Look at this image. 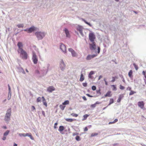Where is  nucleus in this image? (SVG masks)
Instances as JSON below:
<instances>
[{"label":"nucleus","mask_w":146,"mask_h":146,"mask_svg":"<svg viewBox=\"0 0 146 146\" xmlns=\"http://www.w3.org/2000/svg\"><path fill=\"white\" fill-rule=\"evenodd\" d=\"M64 127L63 126L61 125L59 126L58 130L61 134H63L64 133H62V132L64 130Z\"/></svg>","instance_id":"f3484780"},{"label":"nucleus","mask_w":146,"mask_h":146,"mask_svg":"<svg viewBox=\"0 0 146 146\" xmlns=\"http://www.w3.org/2000/svg\"><path fill=\"white\" fill-rule=\"evenodd\" d=\"M78 134H79V133H77V132L75 133H73V136H75L76 135H78Z\"/></svg>","instance_id":"3c124183"},{"label":"nucleus","mask_w":146,"mask_h":146,"mask_svg":"<svg viewBox=\"0 0 146 146\" xmlns=\"http://www.w3.org/2000/svg\"><path fill=\"white\" fill-rule=\"evenodd\" d=\"M11 92H8V100H9L10 99L11 97Z\"/></svg>","instance_id":"cd10ccee"},{"label":"nucleus","mask_w":146,"mask_h":146,"mask_svg":"<svg viewBox=\"0 0 146 146\" xmlns=\"http://www.w3.org/2000/svg\"><path fill=\"white\" fill-rule=\"evenodd\" d=\"M88 129L87 127H86L84 129V131H88Z\"/></svg>","instance_id":"e2e57ef3"},{"label":"nucleus","mask_w":146,"mask_h":146,"mask_svg":"<svg viewBox=\"0 0 146 146\" xmlns=\"http://www.w3.org/2000/svg\"><path fill=\"white\" fill-rule=\"evenodd\" d=\"M79 32L82 36H84V34L82 32V31H79Z\"/></svg>","instance_id":"5fc2aeb1"},{"label":"nucleus","mask_w":146,"mask_h":146,"mask_svg":"<svg viewBox=\"0 0 146 146\" xmlns=\"http://www.w3.org/2000/svg\"><path fill=\"white\" fill-rule=\"evenodd\" d=\"M138 106L141 108L143 109L144 108V103L143 101L139 102H138Z\"/></svg>","instance_id":"4468645a"},{"label":"nucleus","mask_w":146,"mask_h":146,"mask_svg":"<svg viewBox=\"0 0 146 146\" xmlns=\"http://www.w3.org/2000/svg\"><path fill=\"white\" fill-rule=\"evenodd\" d=\"M96 105L95 104V103L94 104H92L91 105L90 107L91 108H95L96 107Z\"/></svg>","instance_id":"79ce46f5"},{"label":"nucleus","mask_w":146,"mask_h":146,"mask_svg":"<svg viewBox=\"0 0 146 146\" xmlns=\"http://www.w3.org/2000/svg\"><path fill=\"white\" fill-rule=\"evenodd\" d=\"M33 54L32 59L33 62L35 64H36L37 63L38 60V58L35 53L33 52Z\"/></svg>","instance_id":"423d86ee"},{"label":"nucleus","mask_w":146,"mask_h":146,"mask_svg":"<svg viewBox=\"0 0 146 146\" xmlns=\"http://www.w3.org/2000/svg\"><path fill=\"white\" fill-rule=\"evenodd\" d=\"M45 32L41 31H37L35 33V35L38 40H42L45 36Z\"/></svg>","instance_id":"f257e3e1"},{"label":"nucleus","mask_w":146,"mask_h":146,"mask_svg":"<svg viewBox=\"0 0 146 146\" xmlns=\"http://www.w3.org/2000/svg\"><path fill=\"white\" fill-rule=\"evenodd\" d=\"M115 81V79L114 77H112V80L111 81L112 82H114Z\"/></svg>","instance_id":"0e129e2a"},{"label":"nucleus","mask_w":146,"mask_h":146,"mask_svg":"<svg viewBox=\"0 0 146 146\" xmlns=\"http://www.w3.org/2000/svg\"><path fill=\"white\" fill-rule=\"evenodd\" d=\"M17 45L18 47V49L17 50V52L19 53L20 51L21 50V49H23L22 48L23 47V45L21 42H19L18 43Z\"/></svg>","instance_id":"1a4fd4ad"},{"label":"nucleus","mask_w":146,"mask_h":146,"mask_svg":"<svg viewBox=\"0 0 146 146\" xmlns=\"http://www.w3.org/2000/svg\"><path fill=\"white\" fill-rule=\"evenodd\" d=\"M84 80V77L83 75V74L81 73L80 75V82L83 81Z\"/></svg>","instance_id":"aec40b11"},{"label":"nucleus","mask_w":146,"mask_h":146,"mask_svg":"<svg viewBox=\"0 0 146 146\" xmlns=\"http://www.w3.org/2000/svg\"><path fill=\"white\" fill-rule=\"evenodd\" d=\"M19 70H20V71L23 74H25V72L23 68H22L21 67L19 68Z\"/></svg>","instance_id":"72a5a7b5"},{"label":"nucleus","mask_w":146,"mask_h":146,"mask_svg":"<svg viewBox=\"0 0 146 146\" xmlns=\"http://www.w3.org/2000/svg\"><path fill=\"white\" fill-rule=\"evenodd\" d=\"M89 116V115L85 114L83 116L84 118L82 119V121H84L86 119L87 117Z\"/></svg>","instance_id":"a878e982"},{"label":"nucleus","mask_w":146,"mask_h":146,"mask_svg":"<svg viewBox=\"0 0 146 146\" xmlns=\"http://www.w3.org/2000/svg\"><path fill=\"white\" fill-rule=\"evenodd\" d=\"M92 44H90V48L91 50H95L96 49V45L94 42H92Z\"/></svg>","instance_id":"9d476101"},{"label":"nucleus","mask_w":146,"mask_h":146,"mask_svg":"<svg viewBox=\"0 0 146 146\" xmlns=\"http://www.w3.org/2000/svg\"><path fill=\"white\" fill-rule=\"evenodd\" d=\"M118 121V119H115V120L113 121V123H115L117 122Z\"/></svg>","instance_id":"69168bd1"},{"label":"nucleus","mask_w":146,"mask_h":146,"mask_svg":"<svg viewBox=\"0 0 146 146\" xmlns=\"http://www.w3.org/2000/svg\"><path fill=\"white\" fill-rule=\"evenodd\" d=\"M68 51L71 53L72 55V56L75 57L77 55V53L72 48H68Z\"/></svg>","instance_id":"9b49d317"},{"label":"nucleus","mask_w":146,"mask_h":146,"mask_svg":"<svg viewBox=\"0 0 146 146\" xmlns=\"http://www.w3.org/2000/svg\"><path fill=\"white\" fill-rule=\"evenodd\" d=\"M59 107L62 110H64L65 106L63 105H60L59 106Z\"/></svg>","instance_id":"c85d7f7f"},{"label":"nucleus","mask_w":146,"mask_h":146,"mask_svg":"<svg viewBox=\"0 0 146 146\" xmlns=\"http://www.w3.org/2000/svg\"><path fill=\"white\" fill-rule=\"evenodd\" d=\"M114 102V100L113 99L111 98L110 100V102L109 104H108V106L110 105L111 104H113Z\"/></svg>","instance_id":"b1692460"},{"label":"nucleus","mask_w":146,"mask_h":146,"mask_svg":"<svg viewBox=\"0 0 146 146\" xmlns=\"http://www.w3.org/2000/svg\"><path fill=\"white\" fill-rule=\"evenodd\" d=\"M111 92L110 91H109L107 92L106 94L105 95L104 97H103L102 98H105V97H111V96L112 94H111Z\"/></svg>","instance_id":"2eb2a0df"},{"label":"nucleus","mask_w":146,"mask_h":146,"mask_svg":"<svg viewBox=\"0 0 146 146\" xmlns=\"http://www.w3.org/2000/svg\"><path fill=\"white\" fill-rule=\"evenodd\" d=\"M41 98L40 97H38L36 101L37 102H39L41 100Z\"/></svg>","instance_id":"58836bf2"},{"label":"nucleus","mask_w":146,"mask_h":146,"mask_svg":"<svg viewBox=\"0 0 146 146\" xmlns=\"http://www.w3.org/2000/svg\"><path fill=\"white\" fill-rule=\"evenodd\" d=\"M98 51H97V52L98 53V54H99L100 52V47H98Z\"/></svg>","instance_id":"09e8293b"},{"label":"nucleus","mask_w":146,"mask_h":146,"mask_svg":"<svg viewBox=\"0 0 146 146\" xmlns=\"http://www.w3.org/2000/svg\"><path fill=\"white\" fill-rule=\"evenodd\" d=\"M18 28H23L24 27V25L23 24H18L17 25Z\"/></svg>","instance_id":"c756f323"},{"label":"nucleus","mask_w":146,"mask_h":146,"mask_svg":"<svg viewBox=\"0 0 146 146\" xmlns=\"http://www.w3.org/2000/svg\"><path fill=\"white\" fill-rule=\"evenodd\" d=\"M10 131L9 130H7L3 134V136H7L9 134Z\"/></svg>","instance_id":"bb28decb"},{"label":"nucleus","mask_w":146,"mask_h":146,"mask_svg":"<svg viewBox=\"0 0 146 146\" xmlns=\"http://www.w3.org/2000/svg\"><path fill=\"white\" fill-rule=\"evenodd\" d=\"M101 103H102L101 102L97 101V102H96L95 103L96 104H96H101Z\"/></svg>","instance_id":"6e6d98bb"},{"label":"nucleus","mask_w":146,"mask_h":146,"mask_svg":"<svg viewBox=\"0 0 146 146\" xmlns=\"http://www.w3.org/2000/svg\"><path fill=\"white\" fill-rule=\"evenodd\" d=\"M19 53H20V55L23 58L26 59L27 58V52L23 49H21V50L20 51Z\"/></svg>","instance_id":"7ed1b4c3"},{"label":"nucleus","mask_w":146,"mask_h":146,"mask_svg":"<svg viewBox=\"0 0 146 146\" xmlns=\"http://www.w3.org/2000/svg\"><path fill=\"white\" fill-rule=\"evenodd\" d=\"M11 108L8 109L5 114L4 120L7 122H9L10 120V117L11 116Z\"/></svg>","instance_id":"f03ea898"},{"label":"nucleus","mask_w":146,"mask_h":146,"mask_svg":"<svg viewBox=\"0 0 146 146\" xmlns=\"http://www.w3.org/2000/svg\"><path fill=\"white\" fill-rule=\"evenodd\" d=\"M82 85L84 87H86L87 86V83L86 82L83 83H82Z\"/></svg>","instance_id":"49530a36"},{"label":"nucleus","mask_w":146,"mask_h":146,"mask_svg":"<svg viewBox=\"0 0 146 146\" xmlns=\"http://www.w3.org/2000/svg\"><path fill=\"white\" fill-rule=\"evenodd\" d=\"M104 82H105V84L106 85H108V83L106 81V78H104Z\"/></svg>","instance_id":"de8ad7c7"},{"label":"nucleus","mask_w":146,"mask_h":146,"mask_svg":"<svg viewBox=\"0 0 146 146\" xmlns=\"http://www.w3.org/2000/svg\"><path fill=\"white\" fill-rule=\"evenodd\" d=\"M133 71L132 70H130L128 73V76L130 78H132L133 77L132 75Z\"/></svg>","instance_id":"6ab92c4d"},{"label":"nucleus","mask_w":146,"mask_h":146,"mask_svg":"<svg viewBox=\"0 0 146 146\" xmlns=\"http://www.w3.org/2000/svg\"><path fill=\"white\" fill-rule=\"evenodd\" d=\"M32 108L33 109V110H35V108L34 106H32Z\"/></svg>","instance_id":"774afa93"},{"label":"nucleus","mask_w":146,"mask_h":146,"mask_svg":"<svg viewBox=\"0 0 146 146\" xmlns=\"http://www.w3.org/2000/svg\"><path fill=\"white\" fill-rule=\"evenodd\" d=\"M83 99L85 101H86L87 100V99L86 97L85 96H83L82 97Z\"/></svg>","instance_id":"052dcab7"},{"label":"nucleus","mask_w":146,"mask_h":146,"mask_svg":"<svg viewBox=\"0 0 146 146\" xmlns=\"http://www.w3.org/2000/svg\"><path fill=\"white\" fill-rule=\"evenodd\" d=\"M94 72L93 71H91L90 73L89 74V75H90H90H92L94 74Z\"/></svg>","instance_id":"a19ab883"},{"label":"nucleus","mask_w":146,"mask_h":146,"mask_svg":"<svg viewBox=\"0 0 146 146\" xmlns=\"http://www.w3.org/2000/svg\"><path fill=\"white\" fill-rule=\"evenodd\" d=\"M43 102V104L44 105H45L46 107H47V104L46 101Z\"/></svg>","instance_id":"bf43d9fd"},{"label":"nucleus","mask_w":146,"mask_h":146,"mask_svg":"<svg viewBox=\"0 0 146 146\" xmlns=\"http://www.w3.org/2000/svg\"><path fill=\"white\" fill-rule=\"evenodd\" d=\"M55 90L54 87L53 86H50L47 88V91L50 93L52 92Z\"/></svg>","instance_id":"f8f14e48"},{"label":"nucleus","mask_w":146,"mask_h":146,"mask_svg":"<svg viewBox=\"0 0 146 146\" xmlns=\"http://www.w3.org/2000/svg\"><path fill=\"white\" fill-rule=\"evenodd\" d=\"M142 74H143V75L144 76H145L146 75V72L144 71H143V72H142Z\"/></svg>","instance_id":"13d9d810"},{"label":"nucleus","mask_w":146,"mask_h":146,"mask_svg":"<svg viewBox=\"0 0 146 146\" xmlns=\"http://www.w3.org/2000/svg\"><path fill=\"white\" fill-rule=\"evenodd\" d=\"M76 139L78 141H80V136L77 135L75 137Z\"/></svg>","instance_id":"473e14b6"},{"label":"nucleus","mask_w":146,"mask_h":146,"mask_svg":"<svg viewBox=\"0 0 146 146\" xmlns=\"http://www.w3.org/2000/svg\"><path fill=\"white\" fill-rule=\"evenodd\" d=\"M60 48L62 51L64 53L66 52V47L65 45L62 43L60 44Z\"/></svg>","instance_id":"0eeeda50"},{"label":"nucleus","mask_w":146,"mask_h":146,"mask_svg":"<svg viewBox=\"0 0 146 146\" xmlns=\"http://www.w3.org/2000/svg\"><path fill=\"white\" fill-rule=\"evenodd\" d=\"M86 95L87 96H88V97H93V96H91V95H90V94H86Z\"/></svg>","instance_id":"4d7b16f0"},{"label":"nucleus","mask_w":146,"mask_h":146,"mask_svg":"<svg viewBox=\"0 0 146 146\" xmlns=\"http://www.w3.org/2000/svg\"><path fill=\"white\" fill-rule=\"evenodd\" d=\"M125 88V87L123 86H122L121 85H120V89L121 90H124Z\"/></svg>","instance_id":"37998d69"},{"label":"nucleus","mask_w":146,"mask_h":146,"mask_svg":"<svg viewBox=\"0 0 146 146\" xmlns=\"http://www.w3.org/2000/svg\"><path fill=\"white\" fill-rule=\"evenodd\" d=\"M96 92L97 94H101V93L100 92V90L99 89L98 90H96Z\"/></svg>","instance_id":"8fccbe9b"},{"label":"nucleus","mask_w":146,"mask_h":146,"mask_svg":"<svg viewBox=\"0 0 146 146\" xmlns=\"http://www.w3.org/2000/svg\"><path fill=\"white\" fill-rule=\"evenodd\" d=\"M97 54L90 55L88 54L87 56L86 59L87 60H89L97 56Z\"/></svg>","instance_id":"6e6552de"},{"label":"nucleus","mask_w":146,"mask_h":146,"mask_svg":"<svg viewBox=\"0 0 146 146\" xmlns=\"http://www.w3.org/2000/svg\"><path fill=\"white\" fill-rule=\"evenodd\" d=\"M98 133H92L91 134V137H94L95 136H96L98 135Z\"/></svg>","instance_id":"e433bc0d"},{"label":"nucleus","mask_w":146,"mask_h":146,"mask_svg":"<svg viewBox=\"0 0 146 146\" xmlns=\"http://www.w3.org/2000/svg\"><path fill=\"white\" fill-rule=\"evenodd\" d=\"M8 88L9 92H11V87L9 84H8Z\"/></svg>","instance_id":"c03bdc74"},{"label":"nucleus","mask_w":146,"mask_h":146,"mask_svg":"<svg viewBox=\"0 0 146 146\" xmlns=\"http://www.w3.org/2000/svg\"><path fill=\"white\" fill-rule=\"evenodd\" d=\"M26 136L29 137H30V139H31L32 140H33L34 138L32 137L31 134V133H27V135Z\"/></svg>","instance_id":"412c9836"},{"label":"nucleus","mask_w":146,"mask_h":146,"mask_svg":"<svg viewBox=\"0 0 146 146\" xmlns=\"http://www.w3.org/2000/svg\"><path fill=\"white\" fill-rule=\"evenodd\" d=\"M35 30V28L34 26H32L28 28V33H31Z\"/></svg>","instance_id":"dca6fc26"},{"label":"nucleus","mask_w":146,"mask_h":146,"mask_svg":"<svg viewBox=\"0 0 146 146\" xmlns=\"http://www.w3.org/2000/svg\"><path fill=\"white\" fill-rule=\"evenodd\" d=\"M112 86L113 88V90L114 91H116L117 90V88L116 86L115 85H112Z\"/></svg>","instance_id":"c9c22d12"},{"label":"nucleus","mask_w":146,"mask_h":146,"mask_svg":"<svg viewBox=\"0 0 146 146\" xmlns=\"http://www.w3.org/2000/svg\"><path fill=\"white\" fill-rule=\"evenodd\" d=\"M136 93V92L132 90H131L130 92L129 93V95L131 96L133 95V94Z\"/></svg>","instance_id":"2f4dec72"},{"label":"nucleus","mask_w":146,"mask_h":146,"mask_svg":"<svg viewBox=\"0 0 146 146\" xmlns=\"http://www.w3.org/2000/svg\"><path fill=\"white\" fill-rule=\"evenodd\" d=\"M89 38L91 42L94 41V39L95 38V36L94 33H90L89 35Z\"/></svg>","instance_id":"20e7f679"},{"label":"nucleus","mask_w":146,"mask_h":146,"mask_svg":"<svg viewBox=\"0 0 146 146\" xmlns=\"http://www.w3.org/2000/svg\"><path fill=\"white\" fill-rule=\"evenodd\" d=\"M5 136H4L3 138H2V139L3 140H5L6 139V137H5Z\"/></svg>","instance_id":"338daca9"},{"label":"nucleus","mask_w":146,"mask_h":146,"mask_svg":"<svg viewBox=\"0 0 146 146\" xmlns=\"http://www.w3.org/2000/svg\"><path fill=\"white\" fill-rule=\"evenodd\" d=\"M65 120L69 122H72L75 120V119H73L71 118H66L65 119Z\"/></svg>","instance_id":"5701e85b"},{"label":"nucleus","mask_w":146,"mask_h":146,"mask_svg":"<svg viewBox=\"0 0 146 146\" xmlns=\"http://www.w3.org/2000/svg\"><path fill=\"white\" fill-rule=\"evenodd\" d=\"M60 68L62 71H64L65 69V65L62 59L61 60V61L60 64Z\"/></svg>","instance_id":"39448f33"},{"label":"nucleus","mask_w":146,"mask_h":146,"mask_svg":"<svg viewBox=\"0 0 146 146\" xmlns=\"http://www.w3.org/2000/svg\"><path fill=\"white\" fill-rule=\"evenodd\" d=\"M81 20L82 21H84L85 23H86V24L88 25L90 27H92V25L89 23L88 22H87L85 19L82 18Z\"/></svg>","instance_id":"a211bd4d"},{"label":"nucleus","mask_w":146,"mask_h":146,"mask_svg":"<svg viewBox=\"0 0 146 146\" xmlns=\"http://www.w3.org/2000/svg\"><path fill=\"white\" fill-rule=\"evenodd\" d=\"M96 87L95 86H93L92 87V89L93 90H96Z\"/></svg>","instance_id":"ea45409f"},{"label":"nucleus","mask_w":146,"mask_h":146,"mask_svg":"<svg viewBox=\"0 0 146 146\" xmlns=\"http://www.w3.org/2000/svg\"><path fill=\"white\" fill-rule=\"evenodd\" d=\"M41 99H42V101L43 102H45V100L43 96H42L41 98Z\"/></svg>","instance_id":"603ef678"},{"label":"nucleus","mask_w":146,"mask_h":146,"mask_svg":"<svg viewBox=\"0 0 146 146\" xmlns=\"http://www.w3.org/2000/svg\"><path fill=\"white\" fill-rule=\"evenodd\" d=\"M69 101L68 100H66L62 103L63 105H66L69 104Z\"/></svg>","instance_id":"393cba45"},{"label":"nucleus","mask_w":146,"mask_h":146,"mask_svg":"<svg viewBox=\"0 0 146 146\" xmlns=\"http://www.w3.org/2000/svg\"><path fill=\"white\" fill-rule=\"evenodd\" d=\"M64 31L66 35V36L67 37L70 38V35L68 30L67 28H65L64 30Z\"/></svg>","instance_id":"ddd939ff"},{"label":"nucleus","mask_w":146,"mask_h":146,"mask_svg":"<svg viewBox=\"0 0 146 146\" xmlns=\"http://www.w3.org/2000/svg\"><path fill=\"white\" fill-rule=\"evenodd\" d=\"M42 115L44 117H45V113L44 111H42Z\"/></svg>","instance_id":"680f3d73"},{"label":"nucleus","mask_w":146,"mask_h":146,"mask_svg":"<svg viewBox=\"0 0 146 146\" xmlns=\"http://www.w3.org/2000/svg\"><path fill=\"white\" fill-rule=\"evenodd\" d=\"M131 87H128L127 88L126 90H129V91H131Z\"/></svg>","instance_id":"864d4df0"},{"label":"nucleus","mask_w":146,"mask_h":146,"mask_svg":"<svg viewBox=\"0 0 146 146\" xmlns=\"http://www.w3.org/2000/svg\"><path fill=\"white\" fill-rule=\"evenodd\" d=\"M77 30L79 32L82 31V28L80 26H79L78 27H77Z\"/></svg>","instance_id":"7c9ffc66"},{"label":"nucleus","mask_w":146,"mask_h":146,"mask_svg":"<svg viewBox=\"0 0 146 146\" xmlns=\"http://www.w3.org/2000/svg\"><path fill=\"white\" fill-rule=\"evenodd\" d=\"M133 65L135 69V70H138V66L137 65H136V64L135 63H134L133 64Z\"/></svg>","instance_id":"f704fd0d"},{"label":"nucleus","mask_w":146,"mask_h":146,"mask_svg":"<svg viewBox=\"0 0 146 146\" xmlns=\"http://www.w3.org/2000/svg\"><path fill=\"white\" fill-rule=\"evenodd\" d=\"M58 125L57 122H56L54 123V129H56L57 128V125Z\"/></svg>","instance_id":"a18cd8bd"},{"label":"nucleus","mask_w":146,"mask_h":146,"mask_svg":"<svg viewBox=\"0 0 146 146\" xmlns=\"http://www.w3.org/2000/svg\"><path fill=\"white\" fill-rule=\"evenodd\" d=\"M71 115L72 116L77 117L78 116V115L77 114L72 113L71 114Z\"/></svg>","instance_id":"4c0bfd02"},{"label":"nucleus","mask_w":146,"mask_h":146,"mask_svg":"<svg viewBox=\"0 0 146 146\" xmlns=\"http://www.w3.org/2000/svg\"><path fill=\"white\" fill-rule=\"evenodd\" d=\"M123 97V96L121 95H120L118 99L117 100V102H119L121 100V99Z\"/></svg>","instance_id":"4be33fe9"}]
</instances>
